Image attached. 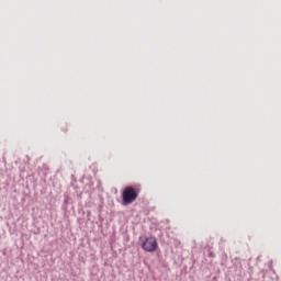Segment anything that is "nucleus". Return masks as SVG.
<instances>
[{"instance_id":"f257e3e1","label":"nucleus","mask_w":281,"mask_h":281,"mask_svg":"<svg viewBox=\"0 0 281 281\" xmlns=\"http://www.w3.org/2000/svg\"><path fill=\"white\" fill-rule=\"evenodd\" d=\"M137 189L134 187H126L122 192L123 205H131L134 201H137Z\"/></svg>"},{"instance_id":"f03ea898","label":"nucleus","mask_w":281,"mask_h":281,"mask_svg":"<svg viewBox=\"0 0 281 281\" xmlns=\"http://www.w3.org/2000/svg\"><path fill=\"white\" fill-rule=\"evenodd\" d=\"M157 239H155V237H146L142 243L144 251H149L150 254H153V251H157Z\"/></svg>"}]
</instances>
